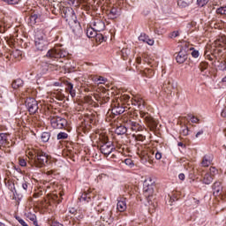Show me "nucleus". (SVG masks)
Wrapping results in <instances>:
<instances>
[{"label":"nucleus","instance_id":"obj_36","mask_svg":"<svg viewBox=\"0 0 226 226\" xmlns=\"http://www.w3.org/2000/svg\"><path fill=\"white\" fill-rule=\"evenodd\" d=\"M15 218H16L17 222H19V223H20V225L29 226V225H27V222H26V221H24V219H22V217L16 215Z\"/></svg>","mask_w":226,"mask_h":226},{"label":"nucleus","instance_id":"obj_57","mask_svg":"<svg viewBox=\"0 0 226 226\" xmlns=\"http://www.w3.org/2000/svg\"><path fill=\"white\" fill-rule=\"evenodd\" d=\"M136 62L138 63V64H140V63H142V58L141 57H137Z\"/></svg>","mask_w":226,"mask_h":226},{"label":"nucleus","instance_id":"obj_32","mask_svg":"<svg viewBox=\"0 0 226 226\" xmlns=\"http://www.w3.org/2000/svg\"><path fill=\"white\" fill-rule=\"evenodd\" d=\"M117 15H119V10L116 7H113L110 11H109V16L111 18V19H116V17H117Z\"/></svg>","mask_w":226,"mask_h":226},{"label":"nucleus","instance_id":"obj_4","mask_svg":"<svg viewBox=\"0 0 226 226\" xmlns=\"http://www.w3.org/2000/svg\"><path fill=\"white\" fill-rule=\"evenodd\" d=\"M66 56H68V52L61 48L51 49L47 53V57H50V59H61Z\"/></svg>","mask_w":226,"mask_h":226},{"label":"nucleus","instance_id":"obj_9","mask_svg":"<svg viewBox=\"0 0 226 226\" xmlns=\"http://www.w3.org/2000/svg\"><path fill=\"white\" fill-rule=\"evenodd\" d=\"M101 153L104 154V156H109L116 147H114V144L111 142H106L101 145Z\"/></svg>","mask_w":226,"mask_h":226},{"label":"nucleus","instance_id":"obj_33","mask_svg":"<svg viewBox=\"0 0 226 226\" xmlns=\"http://www.w3.org/2000/svg\"><path fill=\"white\" fill-rule=\"evenodd\" d=\"M11 56H12L14 59H19L22 56V51L20 49H14L11 51Z\"/></svg>","mask_w":226,"mask_h":226},{"label":"nucleus","instance_id":"obj_31","mask_svg":"<svg viewBox=\"0 0 226 226\" xmlns=\"http://www.w3.org/2000/svg\"><path fill=\"white\" fill-rule=\"evenodd\" d=\"M203 183L205 185H211V183H213V176H210L209 173L205 174L203 177Z\"/></svg>","mask_w":226,"mask_h":226},{"label":"nucleus","instance_id":"obj_7","mask_svg":"<svg viewBox=\"0 0 226 226\" xmlns=\"http://www.w3.org/2000/svg\"><path fill=\"white\" fill-rule=\"evenodd\" d=\"M47 45H49V43L47 42V40H45V37L40 35L35 36V48L38 50H46Z\"/></svg>","mask_w":226,"mask_h":226},{"label":"nucleus","instance_id":"obj_43","mask_svg":"<svg viewBox=\"0 0 226 226\" xmlns=\"http://www.w3.org/2000/svg\"><path fill=\"white\" fill-rule=\"evenodd\" d=\"M122 56L124 57V59H126V57H128V56H130V49H122Z\"/></svg>","mask_w":226,"mask_h":226},{"label":"nucleus","instance_id":"obj_19","mask_svg":"<svg viewBox=\"0 0 226 226\" xmlns=\"http://www.w3.org/2000/svg\"><path fill=\"white\" fill-rule=\"evenodd\" d=\"M112 114H114L115 116H119L123 113H124V107L120 106L119 104H117V106L115 104L114 107L111 109Z\"/></svg>","mask_w":226,"mask_h":226},{"label":"nucleus","instance_id":"obj_62","mask_svg":"<svg viewBox=\"0 0 226 226\" xmlns=\"http://www.w3.org/2000/svg\"><path fill=\"white\" fill-rule=\"evenodd\" d=\"M222 82H226V76L222 79Z\"/></svg>","mask_w":226,"mask_h":226},{"label":"nucleus","instance_id":"obj_28","mask_svg":"<svg viewBox=\"0 0 226 226\" xmlns=\"http://www.w3.org/2000/svg\"><path fill=\"white\" fill-rule=\"evenodd\" d=\"M65 91L71 94L72 98H75L76 92L75 89H73V84L68 83Z\"/></svg>","mask_w":226,"mask_h":226},{"label":"nucleus","instance_id":"obj_2","mask_svg":"<svg viewBox=\"0 0 226 226\" xmlns=\"http://www.w3.org/2000/svg\"><path fill=\"white\" fill-rule=\"evenodd\" d=\"M62 16L65 19L72 33L76 35L82 34V27L80 26V23L77 20V15H75V11H73L72 8L64 7Z\"/></svg>","mask_w":226,"mask_h":226},{"label":"nucleus","instance_id":"obj_25","mask_svg":"<svg viewBox=\"0 0 226 226\" xmlns=\"http://www.w3.org/2000/svg\"><path fill=\"white\" fill-rule=\"evenodd\" d=\"M26 218L34 222V226H40L38 225V221H36V215L33 214V212H27L26 213Z\"/></svg>","mask_w":226,"mask_h":226},{"label":"nucleus","instance_id":"obj_58","mask_svg":"<svg viewBox=\"0 0 226 226\" xmlns=\"http://www.w3.org/2000/svg\"><path fill=\"white\" fill-rule=\"evenodd\" d=\"M61 223L57 222H54L51 223V226H60Z\"/></svg>","mask_w":226,"mask_h":226},{"label":"nucleus","instance_id":"obj_64","mask_svg":"<svg viewBox=\"0 0 226 226\" xmlns=\"http://www.w3.org/2000/svg\"><path fill=\"white\" fill-rule=\"evenodd\" d=\"M99 80H103V77H100V78H99Z\"/></svg>","mask_w":226,"mask_h":226},{"label":"nucleus","instance_id":"obj_55","mask_svg":"<svg viewBox=\"0 0 226 226\" xmlns=\"http://www.w3.org/2000/svg\"><path fill=\"white\" fill-rule=\"evenodd\" d=\"M178 177H179V180H180V181H185V174L180 173V174L178 175Z\"/></svg>","mask_w":226,"mask_h":226},{"label":"nucleus","instance_id":"obj_24","mask_svg":"<svg viewBox=\"0 0 226 226\" xmlns=\"http://www.w3.org/2000/svg\"><path fill=\"white\" fill-rule=\"evenodd\" d=\"M102 202H103V197L100 195H95L93 198L92 206H102Z\"/></svg>","mask_w":226,"mask_h":226},{"label":"nucleus","instance_id":"obj_52","mask_svg":"<svg viewBox=\"0 0 226 226\" xmlns=\"http://www.w3.org/2000/svg\"><path fill=\"white\" fill-rule=\"evenodd\" d=\"M155 159L162 160V153H160V152L155 153Z\"/></svg>","mask_w":226,"mask_h":226},{"label":"nucleus","instance_id":"obj_20","mask_svg":"<svg viewBox=\"0 0 226 226\" xmlns=\"http://www.w3.org/2000/svg\"><path fill=\"white\" fill-rule=\"evenodd\" d=\"M117 209L120 213H124V211H126V200H118L117 204Z\"/></svg>","mask_w":226,"mask_h":226},{"label":"nucleus","instance_id":"obj_26","mask_svg":"<svg viewBox=\"0 0 226 226\" xmlns=\"http://www.w3.org/2000/svg\"><path fill=\"white\" fill-rule=\"evenodd\" d=\"M126 132H128V129L124 125L117 126L115 130V133H117V135H124Z\"/></svg>","mask_w":226,"mask_h":226},{"label":"nucleus","instance_id":"obj_59","mask_svg":"<svg viewBox=\"0 0 226 226\" xmlns=\"http://www.w3.org/2000/svg\"><path fill=\"white\" fill-rule=\"evenodd\" d=\"M164 90H165L166 93H170V91H171L170 90V85H168L167 89L164 88Z\"/></svg>","mask_w":226,"mask_h":226},{"label":"nucleus","instance_id":"obj_14","mask_svg":"<svg viewBox=\"0 0 226 226\" xmlns=\"http://www.w3.org/2000/svg\"><path fill=\"white\" fill-rule=\"evenodd\" d=\"M127 124L129 125L132 132H135L136 133H137V132H142V130H144V127H142V125H140L139 123L132 121V120H129Z\"/></svg>","mask_w":226,"mask_h":226},{"label":"nucleus","instance_id":"obj_51","mask_svg":"<svg viewBox=\"0 0 226 226\" xmlns=\"http://www.w3.org/2000/svg\"><path fill=\"white\" fill-rule=\"evenodd\" d=\"M192 56V57H199V50H193Z\"/></svg>","mask_w":226,"mask_h":226},{"label":"nucleus","instance_id":"obj_45","mask_svg":"<svg viewBox=\"0 0 226 226\" xmlns=\"http://www.w3.org/2000/svg\"><path fill=\"white\" fill-rule=\"evenodd\" d=\"M19 162L20 167H26V165H27V162L22 158L19 159Z\"/></svg>","mask_w":226,"mask_h":226},{"label":"nucleus","instance_id":"obj_8","mask_svg":"<svg viewBox=\"0 0 226 226\" xmlns=\"http://www.w3.org/2000/svg\"><path fill=\"white\" fill-rule=\"evenodd\" d=\"M26 103L30 114H36L38 112V102L34 98L26 99Z\"/></svg>","mask_w":226,"mask_h":226},{"label":"nucleus","instance_id":"obj_35","mask_svg":"<svg viewBox=\"0 0 226 226\" xmlns=\"http://www.w3.org/2000/svg\"><path fill=\"white\" fill-rule=\"evenodd\" d=\"M65 139H68V133H66V132H59L57 134V139L58 140H64Z\"/></svg>","mask_w":226,"mask_h":226},{"label":"nucleus","instance_id":"obj_18","mask_svg":"<svg viewBox=\"0 0 226 226\" xmlns=\"http://www.w3.org/2000/svg\"><path fill=\"white\" fill-rule=\"evenodd\" d=\"M38 22H40V15L31 14V16L29 17V21H28L29 26H31L33 27L34 26H36V24H38Z\"/></svg>","mask_w":226,"mask_h":226},{"label":"nucleus","instance_id":"obj_22","mask_svg":"<svg viewBox=\"0 0 226 226\" xmlns=\"http://www.w3.org/2000/svg\"><path fill=\"white\" fill-rule=\"evenodd\" d=\"M145 121L147 124H148V126H150L151 128L156 127V120H154V118H153L151 115H147L145 118Z\"/></svg>","mask_w":226,"mask_h":226},{"label":"nucleus","instance_id":"obj_3","mask_svg":"<svg viewBox=\"0 0 226 226\" xmlns=\"http://www.w3.org/2000/svg\"><path fill=\"white\" fill-rule=\"evenodd\" d=\"M50 124L52 128L55 130H63V128H66V124H68V121L61 117H49Z\"/></svg>","mask_w":226,"mask_h":226},{"label":"nucleus","instance_id":"obj_53","mask_svg":"<svg viewBox=\"0 0 226 226\" xmlns=\"http://www.w3.org/2000/svg\"><path fill=\"white\" fill-rule=\"evenodd\" d=\"M22 188L23 190L27 191L28 185H27V182H23L22 183Z\"/></svg>","mask_w":226,"mask_h":226},{"label":"nucleus","instance_id":"obj_50","mask_svg":"<svg viewBox=\"0 0 226 226\" xmlns=\"http://www.w3.org/2000/svg\"><path fill=\"white\" fill-rule=\"evenodd\" d=\"M136 139H138V140H145L146 139V137H144V135H142V134H138V136L136 137Z\"/></svg>","mask_w":226,"mask_h":226},{"label":"nucleus","instance_id":"obj_13","mask_svg":"<svg viewBox=\"0 0 226 226\" xmlns=\"http://www.w3.org/2000/svg\"><path fill=\"white\" fill-rule=\"evenodd\" d=\"M101 218L103 220V222H106V223H112L114 222V217H112V211L111 210H106L102 213V215Z\"/></svg>","mask_w":226,"mask_h":226},{"label":"nucleus","instance_id":"obj_48","mask_svg":"<svg viewBox=\"0 0 226 226\" xmlns=\"http://www.w3.org/2000/svg\"><path fill=\"white\" fill-rule=\"evenodd\" d=\"M139 116H140V117H144V119H146V117L149 116V113H146V112L140 110L139 111Z\"/></svg>","mask_w":226,"mask_h":226},{"label":"nucleus","instance_id":"obj_49","mask_svg":"<svg viewBox=\"0 0 226 226\" xmlns=\"http://www.w3.org/2000/svg\"><path fill=\"white\" fill-rule=\"evenodd\" d=\"M124 163L125 165H133V161L132 159H125Z\"/></svg>","mask_w":226,"mask_h":226},{"label":"nucleus","instance_id":"obj_39","mask_svg":"<svg viewBox=\"0 0 226 226\" xmlns=\"http://www.w3.org/2000/svg\"><path fill=\"white\" fill-rule=\"evenodd\" d=\"M216 13H218L219 15H226V6L218 8L216 10Z\"/></svg>","mask_w":226,"mask_h":226},{"label":"nucleus","instance_id":"obj_46","mask_svg":"<svg viewBox=\"0 0 226 226\" xmlns=\"http://www.w3.org/2000/svg\"><path fill=\"white\" fill-rule=\"evenodd\" d=\"M170 38H177V36H179V32L177 31H174L170 34Z\"/></svg>","mask_w":226,"mask_h":226},{"label":"nucleus","instance_id":"obj_40","mask_svg":"<svg viewBox=\"0 0 226 226\" xmlns=\"http://www.w3.org/2000/svg\"><path fill=\"white\" fill-rule=\"evenodd\" d=\"M208 64L207 62H201L200 64V72H204L205 70H207Z\"/></svg>","mask_w":226,"mask_h":226},{"label":"nucleus","instance_id":"obj_27","mask_svg":"<svg viewBox=\"0 0 226 226\" xmlns=\"http://www.w3.org/2000/svg\"><path fill=\"white\" fill-rule=\"evenodd\" d=\"M193 3V0H178L177 4L180 6V8H186L190 6Z\"/></svg>","mask_w":226,"mask_h":226},{"label":"nucleus","instance_id":"obj_54","mask_svg":"<svg viewBox=\"0 0 226 226\" xmlns=\"http://www.w3.org/2000/svg\"><path fill=\"white\" fill-rule=\"evenodd\" d=\"M191 121H192V123H199V119L193 116L191 117Z\"/></svg>","mask_w":226,"mask_h":226},{"label":"nucleus","instance_id":"obj_44","mask_svg":"<svg viewBox=\"0 0 226 226\" xmlns=\"http://www.w3.org/2000/svg\"><path fill=\"white\" fill-rule=\"evenodd\" d=\"M3 1L7 4H19V3H20V0H3Z\"/></svg>","mask_w":226,"mask_h":226},{"label":"nucleus","instance_id":"obj_10","mask_svg":"<svg viewBox=\"0 0 226 226\" xmlns=\"http://www.w3.org/2000/svg\"><path fill=\"white\" fill-rule=\"evenodd\" d=\"M90 26L97 32L100 33L105 29V23L100 19H94Z\"/></svg>","mask_w":226,"mask_h":226},{"label":"nucleus","instance_id":"obj_21","mask_svg":"<svg viewBox=\"0 0 226 226\" xmlns=\"http://www.w3.org/2000/svg\"><path fill=\"white\" fill-rule=\"evenodd\" d=\"M213 162V155H205L202 159L201 165L202 167H209Z\"/></svg>","mask_w":226,"mask_h":226},{"label":"nucleus","instance_id":"obj_15","mask_svg":"<svg viewBox=\"0 0 226 226\" xmlns=\"http://www.w3.org/2000/svg\"><path fill=\"white\" fill-rule=\"evenodd\" d=\"M177 63H178L179 64H183V63H185V61H186L188 59V54H186V50L181 49L177 57Z\"/></svg>","mask_w":226,"mask_h":226},{"label":"nucleus","instance_id":"obj_16","mask_svg":"<svg viewBox=\"0 0 226 226\" xmlns=\"http://www.w3.org/2000/svg\"><path fill=\"white\" fill-rule=\"evenodd\" d=\"M139 41H142L143 43H147V45H154V40L149 38V36L146 34H141L139 36Z\"/></svg>","mask_w":226,"mask_h":226},{"label":"nucleus","instance_id":"obj_42","mask_svg":"<svg viewBox=\"0 0 226 226\" xmlns=\"http://www.w3.org/2000/svg\"><path fill=\"white\" fill-rule=\"evenodd\" d=\"M209 0H197V4L202 8L204 6H206V4H207Z\"/></svg>","mask_w":226,"mask_h":226},{"label":"nucleus","instance_id":"obj_41","mask_svg":"<svg viewBox=\"0 0 226 226\" xmlns=\"http://www.w3.org/2000/svg\"><path fill=\"white\" fill-rule=\"evenodd\" d=\"M130 100V95L128 94H124L119 98V101L122 102V103H126Z\"/></svg>","mask_w":226,"mask_h":226},{"label":"nucleus","instance_id":"obj_61","mask_svg":"<svg viewBox=\"0 0 226 226\" xmlns=\"http://www.w3.org/2000/svg\"><path fill=\"white\" fill-rule=\"evenodd\" d=\"M225 114H226V109L222 110V116H225Z\"/></svg>","mask_w":226,"mask_h":226},{"label":"nucleus","instance_id":"obj_12","mask_svg":"<svg viewBox=\"0 0 226 226\" xmlns=\"http://www.w3.org/2000/svg\"><path fill=\"white\" fill-rule=\"evenodd\" d=\"M213 195H215V197H220V195H222V193H223V187L222 186V183L220 182H215L213 186Z\"/></svg>","mask_w":226,"mask_h":226},{"label":"nucleus","instance_id":"obj_56","mask_svg":"<svg viewBox=\"0 0 226 226\" xmlns=\"http://www.w3.org/2000/svg\"><path fill=\"white\" fill-rule=\"evenodd\" d=\"M203 133H204V131H200V132H198L197 133H196V139H199V137H200V135H203Z\"/></svg>","mask_w":226,"mask_h":226},{"label":"nucleus","instance_id":"obj_37","mask_svg":"<svg viewBox=\"0 0 226 226\" xmlns=\"http://www.w3.org/2000/svg\"><path fill=\"white\" fill-rule=\"evenodd\" d=\"M99 139L100 140H102V144H105L106 142H111V141H109V137L105 134H101Z\"/></svg>","mask_w":226,"mask_h":226},{"label":"nucleus","instance_id":"obj_60","mask_svg":"<svg viewBox=\"0 0 226 226\" xmlns=\"http://www.w3.org/2000/svg\"><path fill=\"white\" fill-rule=\"evenodd\" d=\"M177 146H179L180 147H183L184 144L183 142H178Z\"/></svg>","mask_w":226,"mask_h":226},{"label":"nucleus","instance_id":"obj_17","mask_svg":"<svg viewBox=\"0 0 226 226\" xmlns=\"http://www.w3.org/2000/svg\"><path fill=\"white\" fill-rule=\"evenodd\" d=\"M215 47H221V49H226V36L221 35L217 40L215 41Z\"/></svg>","mask_w":226,"mask_h":226},{"label":"nucleus","instance_id":"obj_29","mask_svg":"<svg viewBox=\"0 0 226 226\" xmlns=\"http://www.w3.org/2000/svg\"><path fill=\"white\" fill-rule=\"evenodd\" d=\"M13 89H19V87H22L24 86V81L20 79H15L12 84Z\"/></svg>","mask_w":226,"mask_h":226},{"label":"nucleus","instance_id":"obj_38","mask_svg":"<svg viewBox=\"0 0 226 226\" xmlns=\"http://www.w3.org/2000/svg\"><path fill=\"white\" fill-rule=\"evenodd\" d=\"M210 172L208 174H210V176H212V177H215L218 174V170H216V168L215 167H210Z\"/></svg>","mask_w":226,"mask_h":226},{"label":"nucleus","instance_id":"obj_23","mask_svg":"<svg viewBox=\"0 0 226 226\" xmlns=\"http://www.w3.org/2000/svg\"><path fill=\"white\" fill-rule=\"evenodd\" d=\"M133 102H135L136 105H138L139 110H142V109L144 108V106L146 104V102L142 100V98L139 97V96H134Z\"/></svg>","mask_w":226,"mask_h":226},{"label":"nucleus","instance_id":"obj_11","mask_svg":"<svg viewBox=\"0 0 226 226\" xmlns=\"http://www.w3.org/2000/svg\"><path fill=\"white\" fill-rule=\"evenodd\" d=\"M87 36L88 38H99V41H103L105 38L102 34H98V32L93 28L91 26L87 28Z\"/></svg>","mask_w":226,"mask_h":226},{"label":"nucleus","instance_id":"obj_63","mask_svg":"<svg viewBox=\"0 0 226 226\" xmlns=\"http://www.w3.org/2000/svg\"><path fill=\"white\" fill-rule=\"evenodd\" d=\"M0 226H6L4 222H0Z\"/></svg>","mask_w":226,"mask_h":226},{"label":"nucleus","instance_id":"obj_1","mask_svg":"<svg viewBox=\"0 0 226 226\" xmlns=\"http://www.w3.org/2000/svg\"><path fill=\"white\" fill-rule=\"evenodd\" d=\"M26 154L29 159V164L37 169L45 167L49 162V155L41 149H28L26 151Z\"/></svg>","mask_w":226,"mask_h":226},{"label":"nucleus","instance_id":"obj_30","mask_svg":"<svg viewBox=\"0 0 226 226\" xmlns=\"http://www.w3.org/2000/svg\"><path fill=\"white\" fill-rule=\"evenodd\" d=\"M79 202H91V194L84 192L79 198Z\"/></svg>","mask_w":226,"mask_h":226},{"label":"nucleus","instance_id":"obj_34","mask_svg":"<svg viewBox=\"0 0 226 226\" xmlns=\"http://www.w3.org/2000/svg\"><path fill=\"white\" fill-rule=\"evenodd\" d=\"M50 139V133L49 132H42V134L41 135V139L42 142H49Z\"/></svg>","mask_w":226,"mask_h":226},{"label":"nucleus","instance_id":"obj_5","mask_svg":"<svg viewBox=\"0 0 226 226\" xmlns=\"http://www.w3.org/2000/svg\"><path fill=\"white\" fill-rule=\"evenodd\" d=\"M143 195L147 198L148 202H151L153 197H154V187L153 184L149 185L147 180L144 182Z\"/></svg>","mask_w":226,"mask_h":226},{"label":"nucleus","instance_id":"obj_6","mask_svg":"<svg viewBox=\"0 0 226 226\" xmlns=\"http://www.w3.org/2000/svg\"><path fill=\"white\" fill-rule=\"evenodd\" d=\"M11 139L8 133H0V149H4L6 147H11Z\"/></svg>","mask_w":226,"mask_h":226},{"label":"nucleus","instance_id":"obj_47","mask_svg":"<svg viewBox=\"0 0 226 226\" xmlns=\"http://www.w3.org/2000/svg\"><path fill=\"white\" fill-rule=\"evenodd\" d=\"M182 135H184V137H186L189 133V130L188 127H185L183 131H182Z\"/></svg>","mask_w":226,"mask_h":226}]
</instances>
